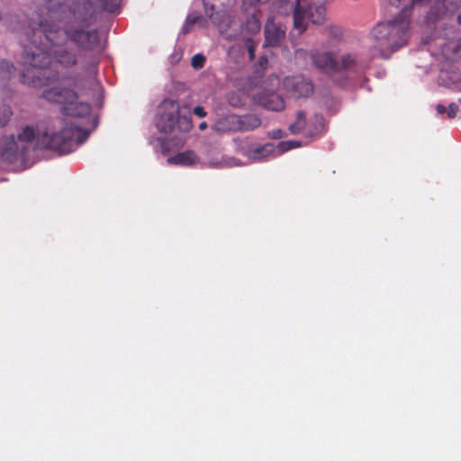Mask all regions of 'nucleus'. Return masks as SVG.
Masks as SVG:
<instances>
[{
  "label": "nucleus",
  "instance_id": "1",
  "mask_svg": "<svg viewBox=\"0 0 461 461\" xmlns=\"http://www.w3.org/2000/svg\"><path fill=\"white\" fill-rule=\"evenodd\" d=\"M88 135V131L66 122L59 131H50V129H47L45 131H38L36 133L33 127L25 126L18 134L16 140L20 144L22 151L27 155L34 142L36 149H49L60 154H67L85 142Z\"/></svg>",
  "mask_w": 461,
  "mask_h": 461
},
{
  "label": "nucleus",
  "instance_id": "2",
  "mask_svg": "<svg viewBox=\"0 0 461 461\" xmlns=\"http://www.w3.org/2000/svg\"><path fill=\"white\" fill-rule=\"evenodd\" d=\"M34 37L44 36L45 40L53 45H63L68 41L80 50H94L98 48L99 35L95 30H85L84 26L68 25L63 28L52 21L43 20L33 30Z\"/></svg>",
  "mask_w": 461,
  "mask_h": 461
},
{
  "label": "nucleus",
  "instance_id": "3",
  "mask_svg": "<svg viewBox=\"0 0 461 461\" xmlns=\"http://www.w3.org/2000/svg\"><path fill=\"white\" fill-rule=\"evenodd\" d=\"M409 25L410 21L405 11L392 21L376 24L372 31L374 48L383 58L388 59L393 52L407 43Z\"/></svg>",
  "mask_w": 461,
  "mask_h": 461
},
{
  "label": "nucleus",
  "instance_id": "4",
  "mask_svg": "<svg viewBox=\"0 0 461 461\" xmlns=\"http://www.w3.org/2000/svg\"><path fill=\"white\" fill-rule=\"evenodd\" d=\"M314 66L327 75L346 81L353 73L361 68V61L357 54L342 53L336 57L332 51H315L312 54Z\"/></svg>",
  "mask_w": 461,
  "mask_h": 461
},
{
  "label": "nucleus",
  "instance_id": "5",
  "mask_svg": "<svg viewBox=\"0 0 461 461\" xmlns=\"http://www.w3.org/2000/svg\"><path fill=\"white\" fill-rule=\"evenodd\" d=\"M157 127L164 133L176 131L188 132L193 128L190 112L187 107H180L178 102L164 99L157 108Z\"/></svg>",
  "mask_w": 461,
  "mask_h": 461
},
{
  "label": "nucleus",
  "instance_id": "6",
  "mask_svg": "<svg viewBox=\"0 0 461 461\" xmlns=\"http://www.w3.org/2000/svg\"><path fill=\"white\" fill-rule=\"evenodd\" d=\"M47 11L60 20L71 18L72 22L88 27L94 14V5L90 0H44Z\"/></svg>",
  "mask_w": 461,
  "mask_h": 461
},
{
  "label": "nucleus",
  "instance_id": "7",
  "mask_svg": "<svg viewBox=\"0 0 461 461\" xmlns=\"http://www.w3.org/2000/svg\"><path fill=\"white\" fill-rule=\"evenodd\" d=\"M42 95L50 102L59 104L60 112L66 116L85 118L90 115V104L80 101L73 88H47Z\"/></svg>",
  "mask_w": 461,
  "mask_h": 461
},
{
  "label": "nucleus",
  "instance_id": "8",
  "mask_svg": "<svg viewBox=\"0 0 461 461\" xmlns=\"http://www.w3.org/2000/svg\"><path fill=\"white\" fill-rule=\"evenodd\" d=\"M326 18V9L323 5L316 4L312 0H296L294 11V25L303 33L308 22L313 24H322Z\"/></svg>",
  "mask_w": 461,
  "mask_h": 461
},
{
  "label": "nucleus",
  "instance_id": "9",
  "mask_svg": "<svg viewBox=\"0 0 461 461\" xmlns=\"http://www.w3.org/2000/svg\"><path fill=\"white\" fill-rule=\"evenodd\" d=\"M23 54L25 63L32 68L28 69L27 75L23 74L22 76L21 84H30L28 78H37L38 80H41L42 78L50 77L47 71L43 70L50 63V58L47 53L41 49L36 50L25 49Z\"/></svg>",
  "mask_w": 461,
  "mask_h": 461
},
{
  "label": "nucleus",
  "instance_id": "10",
  "mask_svg": "<svg viewBox=\"0 0 461 461\" xmlns=\"http://www.w3.org/2000/svg\"><path fill=\"white\" fill-rule=\"evenodd\" d=\"M26 157L27 154L22 151L21 146L14 135L5 136L0 140V160L14 163Z\"/></svg>",
  "mask_w": 461,
  "mask_h": 461
},
{
  "label": "nucleus",
  "instance_id": "11",
  "mask_svg": "<svg viewBox=\"0 0 461 461\" xmlns=\"http://www.w3.org/2000/svg\"><path fill=\"white\" fill-rule=\"evenodd\" d=\"M254 102L265 109L271 111H282L285 107L283 96L272 88H262L260 93L254 96Z\"/></svg>",
  "mask_w": 461,
  "mask_h": 461
},
{
  "label": "nucleus",
  "instance_id": "12",
  "mask_svg": "<svg viewBox=\"0 0 461 461\" xmlns=\"http://www.w3.org/2000/svg\"><path fill=\"white\" fill-rule=\"evenodd\" d=\"M205 15L211 19L212 23L219 29L221 33L226 32L236 23L238 28L240 27V23L236 21L234 12L230 8H225L215 13L206 10Z\"/></svg>",
  "mask_w": 461,
  "mask_h": 461
},
{
  "label": "nucleus",
  "instance_id": "13",
  "mask_svg": "<svg viewBox=\"0 0 461 461\" xmlns=\"http://www.w3.org/2000/svg\"><path fill=\"white\" fill-rule=\"evenodd\" d=\"M265 46H279L285 38V30L273 18L267 19L265 25Z\"/></svg>",
  "mask_w": 461,
  "mask_h": 461
},
{
  "label": "nucleus",
  "instance_id": "14",
  "mask_svg": "<svg viewBox=\"0 0 461 461\" xmlns=\"http://www.w3.org/2000/svg\"><path fill=\"white\" fill-rule=\"evenodd\" d=\"M227 121L235 124L234 130L241 131H253L261 125V119L254 114H246L243 116L230 115Z\"/></svg>",
  "mask_w": 461,
  "mask_h": 461
},
{
  "label": "nucleus",
  "instance_id": "15",
  "mask_svg": "<svg viewBox=\"0 0 461 461\" xmlns=\"http://www.w3.org/2000/svg\"><path fill=\"white\" fill-rule=\"evenodd\" d=\"M54 61L64 69H69L79 64L77 52L72 49L61 48L54 50Z\"/></svg>",
  "mask_w": 461,
  "mask_h": 461
},
{
  "label": "nucleus",
  "instance_id": "16",
  "mask_svg": "<svg viewBox=\"0 0 461 461\" xmlns=\"http://www.w3.org/2000/svg\"><path fill=\"white\" fill-rule=\"evenodd\" d=\"M414 3L428 2L433 4V9H435V16L440 17L447 12L456 11L461 3V0H453L447 2V0H412Z\"/></svg>",
  "mask_w": 461,
  "mask_h": 461
},
{
  "label": "nucleus",
  "instance_id": "17",
  "mask_svg": "<svg viewBox=\"0 0 461 461\" xmlns=\"http://www.w3.org/2000/svg\"><path fill=\"white\" fill-rule=\"evenodd\" d=\"M440 85L449 86L450 85H457L461 83V72L455 65H450L447 68L442 69L439 75Z\"/></svg>",
  "mask_w": 461,
  "mask_h": 461
},
{
  "label": "nucleus",
  "instance_id": "18",
  "mask_svg": "<svg viewBox=\"0 0 461 461\" xmlns=\"http://www.w3.org/2000/svg\"><path fill=\"white\" fill-rule=\"evenodd\" d=\"M199 160L198 156L193 150H185L180 153H177L174 157H171L167 159L170 164H176L181 166H192L197 163Z\"/></svg>",
  "mask_w": 461,
  "mask_h": 461
},
{
  "label": "nucleus",
  "instance_id": "19",
  "mask_svg": "<svg viewBox=\"0 0 461 461\" xmlns=\"http://www.w3.org/2000/svg\"><path fill=\"white\" fill-rule=\"evenodd\" d=\"M324 129V118L321 114H314L309 121L306 131V137L320 135Z\"/></svg>",
  "mask_w": 461,
  "mask_h": 461
},
{
  "label": "nucleus",
  "instance_id": "20",
  "mask_svg": "<svg viewBox=\"0 0 461 461\" xmlns=\"http://www.w3.org/2000/svg\"><path fill=\"white\" fill-rule=\"evenodd\" d=\"M307 125L308 120L305 113L299 111L296 113L295 121L289 125L288 130L292 134L304 133L306 135Z\"/></svg>",
  "mask_w": 461,
  "mask_h": 461
},
{
  "label": "nucleus",
  "instance_id": "21",
  "mask_svg": "<svg viewBox=\"0 0 461 461\" xmlns=\"http://www.w3.org/2000/svg\"><path fill=\"white\" fill-rule=\"evenodd\" d=\"M95 68H96V61L92 60L87 64V66L86 68V80H79L78 79L79 74H73L72 79L77 82L82 83V84H85V83L89 84V85L96 84L97 82H96V78L95 77Z\"/></svg>",
  "mask_w": 461,
  "mask_h": 461
},
{
  "label": "nucleus",
  "instance_id": "22",
  "mask_svg": "<svg viewBox=\"0 0 461 461\" xmlns=\"http://www.w3.org/2000/svg\"><path fill=\"white\" fill-rule=\"evenodd\" d=\"M246 88H239L238 91L229 93L227 99L229 104L233 107H240L246 104L245 98Z\"/></svg>",
  "mask_w": 461,
  "mask_h": 461
},
{
  "label": "nucleus",
  "instance_id": "23",
  "mask_svg": "<svg viewBox=\"0 0 461 461\" xmlns=\"http://www.w3.org/2000/svg\"><path fill=\"white\" fill-rule=\"evenodd\" d=\"M313 95V88H286V95L288 98L300 101L307 99Z\"/></svg>",
  "mask_w": 461,
  "mask_h": 461
},
{
  "label": "nucleus",
  "instance_id": "24",
  "mask_svg": "<svg viewBox=\"0 0 461 461\" xmlns=\"http://www.w3.org/2000/svg\"><path fill=\"white\" fill-rule=\"evenodd\" d=\"M436 111L438 114L447 113V118L453 119L456 116L458 106L455 103H451L447 108L444 104H438L436 106Z\"/></svg>",
  "mask_w": 461,
  "mask_h": 461
},
{
  "label": "nucleus",
  "instance_id": "25",
  "mask_svg": "<svg viewBox=\"0 0 461 461\" xmlns=\"http://www.w3.org/2000/svg\"><path fill=\"white\" fill-rule=\"evenodd\" d=\"M14 66L7 60L0 61V73L2 77L6 79L14 72Z\"/></svg>",
  "mask_w": 461,
  "mask_h": 461
},
{
  "label": "nucleus",
  "instance_id": "26",
  "mask_svg": "<svg viewBox=\"0 0 461 461\" xmlns=\"http://www.w3.org/2000/svg\"><path fill=\"white\" fill-rule=\"evenodd\" d=\"M246 28L251 33L258 32L261 28L259 20L255 15L250 16L247 20Z\"/></svg>",
  "mask_w": 461,
  "mask_h": 461
},
{
  "label": "nucleus",
  "instance_id": "27",
  "mask_svg": "<svg viewBox=\"0 0 461 461\" xmlns=\"http://www.w3.org/2000/svg\"><path fill=\"white\" fill-rule=\"evenodd\" d=\"M121 5V0H102L101 6L104 10L113 13L115 12Z\"/></svg>",
  "mask_w": 461,
  "mask_h": 461
},
{
  "label": "nucleus",
  "instance_id": "28",
  "mask_svg": "<svg viewBox=\"0 0 461 461\" xmlns=\"http://www.w3.org/2000/svg\"><path fill=\"white\" fill-rule=\"evenodd\" d=\"M205 60V56L201 53H198L192 58L191 65L194 69H201L202 68H203Z\"/></svg>",
  "mask_w": 461,
  "mask_h": 461
},
{
  "label": "nucleus",
  "instance_id": "29",
  "mask_svg": "<svg viewBox=\"0 0 461 461\" xmlns=\"http://www.w3.org/2000/svg\"><path fill=\"white\" fill-rule=\"evenodd\" d=\"M90 90H94L93 95L96 96L94 105L97 108H100L103 104L104 98V91L103 88H89Z\"/></svg>",
  "mask_w": 461,
  "mask_h": 461
},
{
  "label": "nucleus",
  "instance_id": "30",
  "mask_svg": "<svg viewBox=\"0 0 461 461\" xmlns=\"http://www.w3.org/2000/svg\"><path fill=\"white\" fill-rule=\"evenodd\" d=\"M268 59L266 55H262L259 57L258 62L256 63V71L258 73H261L266 70L267 67Z\"/></svg>",
  "mask_w": 461,
  "mask_h": 461
},
{
  "label": "nucleus",
  "instance_id": "31",
  "mask_svg": "<svg viewBox=\"0 0 461 461\" xmlns=\"http://www.w3.org/2000/svg\"><path fill=\"white\" fill-rule=\"evenodd\" d=\"M298 146H299V144L296 141H292V140L282 141L279 143V147L282 149V151H287V150H290Z\"/></svg>",
  "mask_w": 461,
  "mask_h": 461
},
{
  "label": "nucleus",
  "instance_id": "32",
  "mask_svg": "<svg viewBox=\"0 0 461 461\" xmlns=\"http://www.w3.org/2000/svg\"><path fill=\"white\" fill-rule=\"evenodd\" d=\"M311 86V83L308 81H305L304 78L302 76L295 77L294 78V82L292 83V86L297 87V86Z\"/></svg>",
  "mask_w": 461,
  "mask_h": 461
},
{
  "label": "nucleus",
  "instance_id": "33",
  "mask_svg": "<svg viewBox=\"0 0 461 461\" xmlns=\"http://www.w3.org/2000/svg\"><path fill=\"white\" fill-rule=\"evenodd\" d=\"M246 44H247L249 59L253 60L255 59V51H256L255 43L250 39H249L247 41Z\"/></svg>",
  "mask_w": 461,
  "mask_h": 461
},
{
  "label": "nucleus",
  "instance_id": "34",
  "mask_svg": "<svg viewBox=\"0 0 461 461\" xmlns=\"http://www.w3.org/2000/svg\"><path fill=\"white\" fill-rule=\"evenodd\" d=\"M11 112L9 110H5L3 113L0 115V127H4L7 124L10 118Z\"/></svg>",
  "mask_w": 461,
  "mask_h": 461
},
{
  "label": "nucleus",
  "instance_id": "35",
  "mask_svg": "<svg viewBox=\"0 0 461 461\" xmlns=\"http://www.w3.org/2000/svg\"><path fill=\"white\" fill-rule=\"evenodd\" d=\"M329 33L331 37L339 38L342 36V31L335 26H331L329 28Z\"/></svg>",
  "mask_w": 461,
  "mask_h": 461
},
{
  "label": "nucleus",
  "instance_id": "36",
  "mask_svg": "<svg viewBox=\"0 0 461 461\" xmlns=\"http://www.w3.org/2000/svg\"><path fill=\"white\" fill-rule=\"evenodd\" d=\"M194 114L199 118H203L206 115V112L204 111L203 107L198 105L194 108Z\"/></svg>",
  "mask_w": 461,
  "mask_h": 461
},
{
  "label": "nucleus",
  "instance_id": "37",
  "mask_svg": "<svg viewBox=\"0 0 461 461\" xmlns=\"http://www.w3.org/2000/svg\"><path fill=\"white\" fill-rule=\"evenodd\" d=\"M267 146H265V147H259V148H257L256 149H254V157H261L263 156V152L265 151L266 148Z\"/></svg>",
  "mask_w": 461,
  "mask_h": 461
},
{
  "label": "nucleus",
  "instance_id": "38",
  "mask_svg": "<svg viewBox=\"0 0 461 461\" xmlns=\"http://www.w3.org/2000/svg\"><path fill=\"white\" fill-rule=\"evenodd\" d=\"M271 137H272L273 139H280V138H282V137H283V132H282V131H281V130L273 131L271 132Z\"/></svg>",
  "mask_w": 461,
  "mask_h": 461
},
{
  "label": "nucleus",
  "instance_id": "39",
  "mask_svg": "<svg viewBox=\"0 0 461 461\" xmlns=\"http://www.w3.org/2000/svg\"><path fill=\"white\" fill-rule=\"evenodd\" d=\"M198 20H199V17L188 16L185 23H189L190 26H193L194 23H197Z\"/></svg>",
  "mask_w": 461,
  "mask_h": 461
},
{
  "label": "nucleus",
  "instance_id": "40",
  "mask_svg": "<svg viewBox=\"0 0 461 461\" xmlns=\"http://www.w3.org/2000/svg\"><path fill=\"white\" fill-rule=\"evenodd\" d=\"M198 20H199V17L188 16L185 23H189L190 26H193L194 23H197Z\"/></svg>",
  "mask_w": 461,
  "mask_h": 461
},
{
  "label": "nucleus",
  "instance_id": "41",
  "mask_svg": "<svg viewBox=\"0 0 461 461\" xmlns=\"http://www.w3.org/2000/svg\"><path fill=\"white\" fill-rule=\"evenodd\" d=\"M192 27H193V26H190V25H189V23H185V25H184V26H183V28H182V32H183V33H184V34L188 33V32L191 31Z\"/></svg>",
  "mask_w": 461,
  "mask_h": 461
},
{
  "label": "nucleus",
  "instance_id": "42",
  "mask_svg": "<svg viewBox=\"0 0 461 461\" xmlns=\"http://www.w3.org/2000/svg\"><path fill=\"white\" fill-rule=\"evenodd\" d=\"M206 128H207V123H206L205 122H201V123L199 124V129H200L201 131H203V130H205Z\"/></svg>",
  "mask_w": 461,
  "mask_h": 461
},
{
  "label": "nucleus",
  "instance_id": "43",
  "mask_svg": "<svg viewBox=\"0 0 461 461\" xmlns=\"http://www.w3.org/2000/svg\"><path fill=\"white\" fill-rule=\"evenodd\" d=\"M401 1H402V0H390V3H391L392 5H398Z\"/></svg>",
  "mask_w": 461,
  "mask_h": 461
},
{
  "label": "nucleus",
  "instance_id": "44",
  "mask_svg": "<svg viewBox=\"0 0 461 461\" xmlns=\"http://www.w3.org/2000/svg\"><path fill=\"white\" fill-rule=\"evenodd\" d=\"M235 36H236L235 34H229L226 38H227L228 40H230V41H231V40H233V39L235 38Z\"/></svg>",
  "mask_w": 461,
  "mask_h": 461
},
{
  "label": "nucleus",
  "instance_id": "45",
  "mask_svg": "<svg viewBox=\"0 0 461 461\" xmlns=\"http://www.w3.org/2000/svg\"><path fill=\"white\" fill-rule=\"evenodd\" d=\"M456 22L459 25H461V14L457 16Z\"/></svg>",
  "mask_w": 461,
  "mask_h": 461
},
{
  "label": "nucleus",
  "instance_id": "46",
  "mask_svg": "<svg viewBox=\"0 0 461 461\" xmlns=\"http://www.w3.org/2000/svg\"><path fill=\"white\" fill-rule=\"evenodd\" d=\"M458 48H459V45L458 44H456L454 47H453V50L455 52H456L458 50Z\"/></svg>",
  "mask_w": 461,
  "mask_h": 461
},
{
  "label": "nucleus",
  "instance_id": "47",
  "mask_svg": "<svg viewBox=\"0 0 461 461\" xmlns=\"http://www.w3.org/2000/svg\"><path fill=\"white\" fill-rule=\"evenodd\" d=\"M34 86H44V84L43 83H39V84L35 85Z\"/></svg>",
  "mask_w": 461,
  "mask_h": 461
}]
</instances>
